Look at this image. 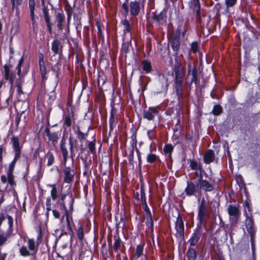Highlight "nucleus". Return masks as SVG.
I'll list each match as a JSON object with an SVG mask.
<instances>
[{
  "mask_svg": "<svg viewBox=\"0 0 260 260\" xmlns=\"http://www.w3.org/2000/svg\"><path fill=\"white\" fill-rule=\"evenodd\" d=\"M4 76L6 80L9 81L11 85V89L13 88L15 74L11 69V66L5 64L4 66Z\"/></svg>",
  "mask_w": 260,
  "mask_h": 260,
  "instance_id": "7ed1b4c3",
  "label": "nucleus"
},
{
  "mask_svg": "<svg viewBox=\"0 0 260 260\" xmlns=\"http://www.w3.org/2000/svg\"><path fill=\"white\" fill-rule=\"evenodd\" d=\"M191 49L193 52H196L198 51V43L197 42L192 43L191 45Z\"/></svg>",
  "mask_w": 260,
  "mask_h": 260,
  "instance_id": "37998d69",
  "label": "nucleus"
},
{
  "mask_svg": "<svg viewBox=\"0 0 260 260\" xmlns=\"http://www.w3.org/2000/svg\"><path fill=\"white\" fill-rule=\"evenodd\" d=\"M45 21H46V22H47V24L48 23H50V22H49V16H48L47 14H45Z\"/></svg>",
  "mask_w": 260,
  "mask_h": 260,
  "instance_id": "774afa93",
  "label": "nucleus"
},
{
  "mask_svg": "<svg viewBox=\"0 0 260 260\" xmlns=\"http://www.w3.org/2000/svg\"><path fill=\"white\" fill-rule=\"evenodd\" d=\"M46 156L48 158L47 165L48 166H51L53 164L54 160V158L52 153L49 152L47 154Z\"/></svg>",
  "mask_w": 260,
  "mask_h": 260,
  "instance_id": "7c9ffc66",
  "label": "nucleus"
},
{
  "mask_svg": "<svg viewBox=\"0 0 260 260\" xmlns=\"http://www.w3.org/2000/svg\"><path fill=\"white\" fill-rule=\"evenodd\" d=\"M71 170L69 168H66L64 170V173L65 175L64 180L66 183H70L73 179L74 175L71 173Z\"/></svg>",
  "mask_w": 260,
  "mask_h": 260,
  "instance_id": "412c9836",
  "label": "nucleus"
},
{
  "mask_svg": "<svg viewBox=\"0 0 260 260\" xmlns=\"http://www.w3.org/2000/svg\"><path fill=\"white\" fill-rule=\"evenodd\" d=\"M60 149L63 157V163L65 165L68 156V151L65 145V142L62 140L61 142Z\"/></svg>",
  "mask_w": 260,
  "mask_h": 260,
  "instance_id": "aec40b11",
  "label": "nucleus"
},
{
  "mask_svg": "<svg viewBox=\"0 0 260 260\" xmlns=\"http://www.w3.org/2000/svg\"><path fill=\"white\" fill-rule=\"evenodd\" d=\"M42 242V235L41 233L40 232L38 234V237H37V241L36 243V245H37L38 246Z\"/></svg>",
  "mask_w": 260,
  "mask_h": 260,
  "instance_id": "09e8293b",
  "label": "nucleus"
},
{
  "mask_svg": "<svg viewBox=\"0 0 260 260\" xmlns=\"http://www.w3.org/2000/svg\"><path fill=\"white\" fill-rule=\"evenodd\" d=\"M4 194L3 192H0V205L4 202Z\"/></svg>",
  "mask_w": 260,
  "mask_h": 260,
  "instance_id": "0e129e2a",
  "label": "nucleus"
},
{
  "mask_svg": "<svg viewBox=\"0 0 260 260\" xmlns=\"http://www.w3.org/2000/svg\"><path fill=\"white\" fill-rule=\"evenodd\" d=\"M11 142L15 152V155H16V157H20L21 147L19 144L18 138L17 137H13L11 139Z\"/></svg>",
  "mask_w": 260,
  "mask_h": 260,
  "instance_id": "6e6552de",
  "label": "nucleus"
},
{
  "mask_svg": "<svg viewBox=\"0 0 260 260\" xmlns=\"http://www.w3.org/2000/svg\"><path fill=\"white\" fill-rule=\"evenodd\" d=\"M236 3V0H225V3L228 7L233 6Z\"/></svg>",
  "mask_w": 260,
  "mask_h": 260,
  "instance_id": "c03bdc74",
  "label": "nucleus"
},
{
  "mask_svg": "<svg viewBox=\"0 0 260 260\" xmlns=\"http://www.w3.org/2000/svg\"><path fill=\"white\" fill-rule=\"evenodd\" d=\"M7 179L9 183L11 184V185H13L14 184V181L13 179V172H8Z\"/></svg>",
  "mask_w": 260,
  "mask_h": 260,
  "instance_id": "c9c22d12",
  "label": "nucleus"
},
{
  "mask_svg": "<svg viewBox=\"0 0 260 260\" xmlns=\"http://www.w3.org/2000/svg\"><path fill=\"white\" fill-rule=\"evenodd\" d=\"M46 206H51V198L48 197L46 202Z\"/></svg>",
  "mask_w": 260,
  "mask_h": 260,
  "instance_id": "bf43d9fd",
  "label": "nucleus"
},
{
  "mask_svg": "<svg viewBox=\"0 0 260 260\" xmlns=\"http://www.w3.org/2000/svg\"><path fill=\"white\" fill-rule=\"evenodd\" d=\"M31 23H32V27L33 28V29L35 30V29L37 28V23L36 21V19L31 20Z\"/></svg>",
  "mask_w": 260,
  "mask_h": 260,
  "instance_id": "3c124183",
  "label": "nucleus"
},
{
  "mask_svg": "<svg viewBox=\"0 0 260 260\" xmlns=\"http://www.w3.org/2000/svg\"><path fill=\"white\" fill-rule=\"evenodd\" d=\"M13 218L7 213L0 215V229L10 235L13 232Z\"/></svg>",
  "mask_w": 260,
  "mask_h": 260,
  "instance_id": "f03ea898",
  "label": "nucleus"
},
{
  "mask_svg": "<svg viewBox=\"0 0 260 260\" xmlns=\"http://www.w3.org/2000/svg\"><path fill=\"white\" fill-rule=\"evenodd\" d=\"M122 8L125 10L126 13L128 12V5L126 4H123L122 5Z\"/></svg>",
  "mask_w": 260,
  "mask_h": 260,
  "instance_id": "052dcab7",
  "label": "nucleus"
},
{
  "mask_svg": "<svg viewBox=\"0 0 260 260\" xmlns=\"http://www.w3.org/2000/svg\"><path fill=\"white\" fill-rule=\"evenodd\" d=\"M3 147L2 145H0V162H1L3 159Z\"/></svg>",
  "mask_w": 260,
  "mask_h": 260,
  "instance_id": "13d9d810",
  "label": "nucleus"
},
{
  "mask_svg": "<svg viewBox=\"0 0 260 260\" xmlns=\"http://www.w3.org/2000/svg\"><path fill=\"white\" fill-rule=\"evenodd\" d=\"M67 195L66 194H61L60 196V199L58 201V203L60 202H64V200L65 199Z\"/></svg>",
  "mask_w": 260,
  "mask_h": 260,
  "instance_id": "4d7b16f0",
  "label": "nucleus"
},
{
  "mask_svg": "<svg viewBox=\"0 0 260 260\" xmlns=\"http://www.w3.org/2000/svg\"><path fill=\"white\" fill-rule=\"evenodd\" d=\"M45 133L46 136L48 137L49 140L52 141V142H56L58 138V133L56 132L50 133L49 132V129L48 128H46L45 131Z\"/></svg>",
  "mask_w": 260,
  "mask_h": 260,
  "instance_id": "6ab92c4d",
  "label": "nucleus"
},
{
  "mask_svg": "<svg viewBox=\"0 0 260 260\" xmlns=\"http://www.w3.org/2000/svg\"><path fill=\"white\" fill-rule=\"evenodd\" d=\"M120 243H121V242L119 239H116L115 240L113 247H114V248L115 251L118 250V249H119V248L120 247Z\"/></svg>",
  "mask_w": 260,
  "mask_h": 260,
  "instance_id": "ea45409f",
  "label": "nucleus"
},
{
  "mask_svg": "<svg viewBox=\"0 0 260 260\" xmlns=\"http://www.w3.org/2000/svg\"><path fill=\"white\" fill-rule=\"evenodd\" d=\"M193 8L197 13H199L200 6L199 0H193Z\"/></svg>",
  "mask_w": 260,
  "mask_h": 260,
  "instance_id": "4c0bfd02",
  "label": "nucleus"
},
{
  "mask_svg": "<svg viewBox=\"0 0 260 260\" xmlns=\"http://www.w3.org/2000/svg\"><path fill=\"white\" fill-rule=\"evenodd\" d=\"M29 8L30 11H35V0H29Z\"/></svg>",
  "mask_w": 260,
  "mask_h": 260,
  "instance_id": "79ce46f5",
  "label": "nucleus"
},
{
  "mask_svg": "<svg viewBox=\"0 0 260 260\" xmlns=\"http://www.w3.org/2000/svg\"><path fill=\"white\" fill-rule=\"evenodd\" d=\"M171 46L173 49L174 51H177L179 49L180 46V41L179 38L177 37L174 38L171 42Z\"/></svg>",
  "mask_w": 260,
  "mask_h": 260,
  "instance_id": "cd10ccee",
  "label": "nucleus"
},
{
  "mask_svg": "<svg viewBox=\"0 0 260 260\" xmlns=\"http://www.w3.org/2000/svg\"><path fill=\"white\" fill-rule=\"evenodd\" d=\"M214 153L212 150H208L204 154V161L206 164H209L214 159Z\"/></svg>",
  "mask_w": 260,
  "mask_h": 260,
  "instance_id": "f3484780",
  "label": "nucleus"
},
{
  "mask_svg": "<svg viewBox=\"0 0 260 260\" xmlns=\"http://www.w3.org/2000/svg\"><path fill=\"white\" fill-rule=\"evenodd\" d=\"M11 235L0 229V246L4 245Z\"/></svg>",
  "mask_w": 260,
  "mask_h": 260,
  "instance_id": "4be33fe9",
  "label": "nucleus"
},
{
  "mask_svg": "<svg viewBox=\"0 0 260 260\" xmlns=\"http://www.w3.org/2000/svg\"><path fill=\"white\" fill-rule=\"evenodd\" d=\"M51 206H46V210H47V212H46V215L47 216H48L49 215V212L51 210Z\"/></svg>",
  "mask_w": 260,
  "mask_h": 260,
  "instance_id": "69168bd1",
  "label": "nucleus"
},
{
  "mask_svg": "<svg viewBox=\"0 0 260 260\" xmlns=\"http://www.w3.org/2000/svg\"><path fill=\"white\" fill-rule=\"evenodd\" d=\"M30 15L31 20L36 19L35 17V11H30Z\"/></svg>",
  "mask_w": 260,
  "mask_h": 260,
  "instance_id": "e2e57ef3",
  "label": "nucleus"
},
{
  "mask_svg": "<svg viewBox=\"0 0 260 260\" xmlns=\"http://www.w3.org/2000/svg\"><path fill=\"white\" fill-rule=\"evenodd\" d=\"M189 69L188 70V78L190 79L191 83L197 82V70L196 69L193 68L191 69V66H189Z\"/></svg>",
  "mask_w": 260,
  "mask_h": 260,
  "instance_id": "dca6fc26",
  "label": "nucleus"
},
{
  "mask_svg": "<svg viewBox=\"0 0 260 260\" xmlns=\"http://www.w3.org/2000/svg\"><path fill=\"white\" fill-rule=\"evenodd\" d=\"M114 114L113 113V111H112L111 113V116H110V124L111 127H112V126L114 124Z\"/></svg>",
  "mask_w": 260,
  "mask_h": 260,
  "instance_id": "8fccbe9b",
  "label": "nucleus"
},
{
  "mask_svg": "<svg viewBox=\"0 0 260 260\" xmlns=\"http://www.w3.org/2000/svg\"><path fill=\"white\" fill-rule=\"evenodd\" d=\"M143 249L144 248L142 245H138L136 247L135 251L131 257V260H145Z\"/></svg>",
  "mask_w": 260,
  "mask_h": 260,
  "instance_id": "0eeeda50",
  "label": "nucleus"
},
{
  "mask_svg": "<svg viewBox=\"0 0 260 260\" xmlns=\"http://www.w3.org/2000/svg\"><path fill=\"white\" fill-rule=\"evenodd\" d=\"M206 211V207L203 202H202L199 207L198 216L200 220H202L204 218V215Z\"/></svg>",
  "mask_w": 260,
  "mask_h": 260,
  "instance_id": "b1692460",
  "label": "nucleus"
},
{
  "mask_svg": "<svg viewBox=\"0 0 260 260\" xmlns=\"http://www.w3.org/2000/svg\"><path fill=\"white\" fill-rule=\"evenodd\" d=\"M77 236L80 240H82L84 237L83 230L82 227L79 228L77 231Z\"/></svg>",
  "mask_w": 260,
  "mask_h": 260,
  "instance_id": "58836bf2",
  "label": "nucleus"
},
{
  "mask_svg": "<svg viewBox=\"0 0 260 260\" xmlns=\"http://www.w3.org/2000/svg\"><path fill=\"white\" fill-rule=\"evenodd\" d=\"M200 189L202 188L206 191H211L213 190V186L207 180H202L200 178L199 180Z\"/></svg>",
  "mask_w": 260,
  "mask_h": 260,
  "instance_id": "9d476101",
  "label": "nucleus"
},
{
  "mask_svg": "<svg viewBox=\"0 0 260 260\" xmlns=\"http://www.w3.org/2000/svg\"><path fill=\"white\" fill-rule=\"evenodd\" d=\"M48 186L51 188L50 191L51 198L53 200H56L58 197V192L56 185L55 184H49Z\"/></svg>",
  "mask_w": 260,
  "mask_h": 260,
  "instance_id": "393cba45",
  "label": "nucleus"
},
{
  "mask_svg": "<svg viewBox=\"0 0 260 260\" xmlns=\"http://www.w3.org/2000/svg\"><path fill=\"white\" fill-rule=\"evenodd\" d=\"M17 92L19 94H22L23 93L22 87L20 83H18L17 85Z\"/></svg>",
  "mask_w": 260,
  "mask_h": 260,
  "instance_id": "603ef678",
  "label": "nucleus"
},
{
  "mask_svg": "<svg viewBox=\"0 0 260 260\" xmlns=\"http://www.w3.org/2000/svg\"><path fill=\"white\" fill-rule=\"evenodd\" d=\"M228 211L232 222L237 223L240 216L238 208L236 205H230L228 207Z\"/></svg>",
  "mask_w": 260,
  "mask_h": 260,
  "instance_id": "20e7f679",
  "label": "nucleus"
},
{
  "mask_svg": "<svg viewBox=\"0 0 260 260\" xmlns=\"http://www.w3.org/2000/svg\"><path fill=\"white\" fill-rule=\"evenodd\" d=\"M142 65L143 67V69L146 72H149L151 69V66L150 62H147L146 61H143L142 62Z\"/></svg>",
  "mask_w": 260,
  "mask_h": 260,
  "instance_id": "c756f323",
  "label": "nucleus"
},
{
  "mask_svg": "<svg viewBox=\"0 0 260 260\" xmlns=\"http://www.w3.org/2000/svg\"><path fill=\"white\" fill-rule=\"evenodd\" d=\"M39 64L40 66L43 65L44 64V61H43V56L42 54H40L39 56Z\"/></svg>",
  "mask_w": 260,
  "mask_h": 260,
  "instance_id": "6e6d98bb",
  "label": "nucleus"
},
{
  "mask_svg": "<svg viewBox=\"0 0 260 260\" xmlns=\"http://www.w3.org/2000/svg\"><path fill=\"white\" fill-rule=\"evenodd\" d=\"M180 67V64L178 62H177L175 64V68H176V71H175V74H176V86H180L181 85L182 82V73L180 72V70L179 69V68Z\"/></svg>",
  "mask_w": 260,
  "mask_h": 260,
  "instance_id": "2eb2a0df",
  "label": "nucleus"
},
{
  "mask_svg": "<svg viewBox=\"0 0 260 260\" xmlns=\"http://www.w3.org/2000/svg\"><path fill=\"white\" fill-rule=\"evenodd\" d=\"M147 136L150 140H152L154 137V131L153 129L147 131Z\"/></svg>",
  "mask_w": 260,
  "mask_h": 260,
  "instance_id": "a18cd8bd",
  "label": "nucleus"
},
{
  "mask_svg": "<svg viewBox=\"0 0 260 260\" xmlns=\"http://www.w3.org/2000/svg\"><path fill=\"white\" fill-rule=\"evenodd\" d=\"M123 31L124 33L129 32L131 31V26L128 21L127 19H124L121 21Z\"/></svg>",
  "mask_w": 260,
  "mask_h": 260,
  "instance_id": "c85d7f7f",
  "label": "nucleus"
},
{
  "mask_svg": "<svg viewBox=\"0 0 260 260\" xmlns=\"http://www.w3.org/2000/svg\"><path fill=\"white\" fill-rule=\"evenodd\" d=\"M156 159V155L154 154L150 153L147 155V160L149 162L152 163Z\"/></svg>",
  "mask_w": 260,
  "mask_h": 260,
  "instance_id": "f704fd0d",
  "label": "nucleus"
},
{
  "mask_svg": "<svg viewBox=\"0 0 260 260\" xmlns=\"http://www.w3.org/2000/svg\"><path fill=\"white\" fill-rule=\"evenodd\" d=\"M176 235L177 237L182 238L184 236V224L182 218L179 214L177 218L175 224Z\"/></svg>",
  "mask_w": 260,
  "mask_h": 260,
  "instance_id": "423d86ee",
  "label": "nucleus"
},
{
  "mask_svg": "<svg viewBox=\"0 0 260 260\" xmlns=\"http://www.w3.org/2000/svg\"><path fill=\"white\" fill-rule=\"evenodd\" d=\"M246 219L245 221V224L247 228V230L248 233L250 234L253 232V222L252 217L248 216L246 212H245Z\"/></svg>",
  "mask_w": 260,
  "mask_h": 260,
  "instance_id": "f8f14e48",
  "label": "nucleus"
},
{
  "mask_svg": "<svg viewBox=\"0 0 260 260\" xmlns=\"http://www.w3.org/2000/svg\"><path fill=\"white\" fill-rule=\"evenodd\" d=\"M88 148L91 152H93L95 150L94 144L92 142H90L88 144Z\"/></svg>",
  "mask_w": 260,
  "mask_h": 260,
  "instance_id": "de8ad7c7",
  "label": "nucleus"
},
{
  "mask_svg": "<svg viewBox=\"0 0 260 260\" xmlns=\"http://www.w3.org/2000/svg\"><path fill=\"white\" fill-rule=\"evenodd\" d=\"M59 204L60 206V210L64 211V215L62 216V217L61 218V220H63L64 216H66V220H67V228L69 231H72L71 224L69 222V213H68V211L66 208L65 203L64 202H60Z\"/></svg>",
  "mask_w": 260,
  "mask_h": 260,
  "instance_id": "9b49d317",
  "label": "nucleus"
},
{
  "mask_svg": "<svg viewBox=\"0 0 260 260\" xmlns=\"http://www.w3.org/2000/svg\"><path fill=\"white\" fill-rule=\"evenodd\" d=\"M185 192L187 196H194L197 193L200 192V187L199 183L195 184L192 182H187V186L185 189Z\"/></svg>",
  "mask_w": 260,
  "mask_h": 260,
  "instance_id": "39448f33",
  "label": "nucleus"
},
{
  "mask_svg": "<svg viewBox=\"0 0 260 260\" xmlns=\"http://www.w3.org/2000/svg\"><path fill=\"white\" fill-rule=\"evenodd\" d=\"M157 113L156 107H150L147 110L144 111V118L148 120H152Z\"/></svg>",
  "mask_w": 260,
  "mask_h": 260,
  "instance_id": "1a4fd4ad",
  "label": "nucleus"
},
{
  "mask_svg": "<svg viewBox=\"0 0 260 260\" xmlns=\"http://www.w3.org/2000/svg\"><path fill=\"white\" fill-rule=\"evenodd\" d=\"M20 157H16V155H15V157H14V159L13 160V161L10 164V165H9V171H8V172H13V170H14V167H15V164L17 160V159L19 158Z\"/></svg>",
  "mask_w": 260,
  "mask_h": 260,
  "instance_id": "2f4dec72",
  "label": "nucleus"
},
{
  "mask_svg": "<svg viewBox=\"0 0 260 260\" xmlns=\"http://www.w3.org/2000/svg\"><path fill=\"white\" fill-rule=\"evenodd\" d=\"M78 137L80 139H83L84 138V134L81 132H79Z\"/></svg>",
  "mask_w": 260,
  "mask_h": 260,
  "instance_id": "338daca9",
  "label": "nucleus"
},
{
  "mask_svg": "<svg viewBox=\"0 0 260 260\" xmlns=\"http://www.w3.org/2000/svg\"><path fill=\"white\" fill-rule=\"evenodd\" d=\"M52 213L55 218L58 219L60 217V213L57 210L54 209L52 210Z\"/></svg>",
  "mask_w": 260,
  "mask_h": 260,
  "instance_id": "49530a36",
  "label": "nucleus"
},
{
  "mask_svg": "<svg viewBox=\"0 0 260 260\" xmlns=\"http://www.w3.org/2000/svg\"><path fill=\"white\" fill-rule=\"evenodd\" d=\"M60 42L57 40H54L52 43L51 50L54 52V54H57L58 53Z\"/></svg>",
  "mask_w": 260,
  "mask_h": 260,
  "instance_id": "a878e982",
  "label": "nucleus"
},
{
  "mask_svg": "<svg viewBox=\"0 0 260 260\" xmlns=\"http://www.w3.org/2000/svg\"><path fill=\"white\" fill-rule=\"evenodd\" d=\"M73 119L74 116L73 113H66L63 116V127L66 128V127H70Z\"/></svg>",
  "mask_w": 260,
  "mask_h": 260,
  "instance_id": "ddd939ff",
  "label": "nucleus"
},
{
  "mask_svg": "<svg viewBox=\"0 0 260 260\" xmlns=\"http://www.w3.org/2000/svg\"><path fill=\"white\" fill-rule=\"evenodd\" d=\"M40 67L41 72L42 73V76H43L44 74H45V69H46L45 66L44 64L43 65L40 66Z\"/></svg>",
  "mask_w": 260,
  "mask_h": 260,
  "instance_id": "864d4df0",
  "label": "nucleus"
},
{
  "mask_svg": "<svg viewBox=\"0 0 260 260\" xmlns=\"http://www.w3.org/2000/svg\"><path fill=\"white\" fill-rule=\"evenodd\" d=\"M24 58L22 57L19 60L18 63L16 68V71H17V74L18 76V80L21 81L22 77L24 76V75L26 74V71H23L21 72V68L23 63Z\"/></svg>",
  "mask_w": 260,
  "mask_h": 260,
  "instance_id": "4468645a",
  "label": "nucleus"
},
{
  "mask_svg": "<svg viewBox=\"0 0 260 260\" xmlns=\"http://www.w3.org/2000/svg\"><path fill=\"white\" fill-rule=\"evenodd\" d=\"M186 256L188 260H196L197 255L195 249L193 248H189L186 253Z\"/></svg>",
  "mask_w": 260,
  "mask_h": 260,
  "instance_id": "5701e85b",
  "label": "nucleus"
},
{
  "mask_svg": "<svg viewBox=\"0 0 260 260\" xmlns=\"http://www.w3.org/2000/svg\"><path fill=\"white\" fill-rule=\"evenodd\" d=\"M7 180V177L5 175H3L1 176V181L3 183H5Z\"/></svg>",
  "mask_w": 260,
  "mask_h": 260,
  "instance_id": "680f3d73",
  "label": "nucleus"
},
{
  "mask_svg": "<svg viewBox=\"0 0 260 260\" xmlns=\"http://www.w3.org/2000/svg\"><path fill=\"white\" fill-rule=\"evenodd\" d=\"M69 140H70V149L71 152H72L73 149V141L72 140L71 137H70Z\"/></svg>",
  "mask_w": 260,
  "mask_h": 260,
  "instance_id": "5fc2aeb1",
  "label": "nucleus"
},
{
  "mask_svg": "<svg viewBox=\"0 0 260 260\" xmlns=\"http://www.w3.org/2000/svg\"><path fill=\"white\" fill-rule=\"evenodd\" d=\"M199 241V237L195 235L193 236L189 240L190 245L191 246H195Z\"/></svg>",
  "mask_w": 260,
  "mask_h": 260,
  "instance_id": "72a5a7b5",
  "label": "nucleus"
},
{
  "mask_svg": "<svg viewBox=\"0 0 260 260\" xmlns=\"http://www.w3.org/2000/svg\"><path fill=\"white\" fill-rule=\"evenodd\" d=\"M173 148L171 145H167L164 147V151L166 153H171L173 151Z\"/></svg>",
  "mask_w": 260,
  "mask_h": 260,
  "instance_id": "a19ab883",
  "label": "nucleus"
},
{
  "mask_svg": "<svg viewBox=\"0 0 260 260\" xmlns=\"http://www.w3.org/2000/svg\"><path fill=\"white\" fill-rule=\"evenodd\" d=\"M190 167L193 170H197L199 168L198 162L194 160L190 161Z\"/></svg>",
  "mask_w": 260,
  "mask_h": 260,
  "instance_id": "e433bc0d",
  "label": "nucleus"
},
{
  "mask_svg": "<svg viewBox=\"0 0 260 260\" xmlns=\"http://www.w3.org/2000/svg\"><path fill=\"white\" fill-rule=\"evenodd\" d=\"M222 112V108L219 105H215L214 106L213 109L212 110V113L214 115H218Z\"/></svg>",
  "mask_w": 260,
  "mask_h": 260,
  "instance_id": "473e14b6",
  "label": "nucleus"
},
{
  "mask_svg": "<svg viewBox=\"0 0 260 260\" xmlns=\"http://www.w3.org/2000/svg\"><path fill=\"white\" fill-rule=\"evenodd\" d=\"M28 247L26 246H22L19 249V252L22 256L28 257L35 256L38 252V245L33 239L28 238L27 241Z\"/></svg>",
  "mask_w": 260,
  "mask_h": 260,
  "instance_id": "f257e3e1",
  "label": "nucleus"
},
{
  "mask_svg": "<svg viewBox=\"0 0 260 260\" xmlns=\"http://www.w3.org/2000/svg\"><path fill=\"white\" fill-rule=\"evenodd\" d=\"M64 19V17L62 14L58 13L57 15V27L60 30H62V22Z\"/></svg>",
  "mask_w": 260,
  "mask_h": 260,
  "instance_id": "bb28decb",
  "label": "nucleus"
},
{
  "mask_svg": "<svg viewBox=\"0 0 260 260\" xmlns=\"http://www.w3.org/2000/svg\"><path fill=\"white\" fill-rule=\"evenodd\" d=\"M131 13L133 15H137L140 11V6L138 2H132L130 3Z\"/></svg>",
  "mask_w": 260,
  "mask_h": 260,
  "instance_id": "a211bd4d",
  "label": "nucleus"
}]
</instances>
